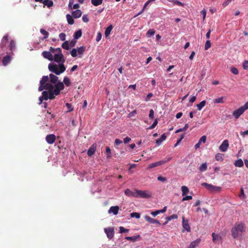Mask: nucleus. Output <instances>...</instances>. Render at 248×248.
Returning <instances> with one entry per match:
<instances>
[{"label":"nucleus","mask_w":248,"mask_h":248,"mask_svg":"<svg viewBox=\"0 0 248 248\" xmlns=\"http://www.w3.org/2000/svg\"><path fill=\"white\" fill-rule=\"evenodd\" d=\"M240 134L243 137H245L246 135H248V129L245 131H241Z\"/></svg>","instance_id":"obj_64"},{"label":"nucleus","mask_w":248,"mask_h":248,"mask_svg":"<svg viewBox=\"0 0 248 248\" xmlns=\"http://www.w3.org/2000/svg\"><path fill=\"white\" fill-rule=\"evenodd\" d=\"M65 105L68 109V112H71L73 110V108H72V105L70 104L67 103Z\"/></svg>","instance_id":"obj_50"},{"label":"nucleus","mask_w":248,"mask_h":248,"mask_svg":"<svg viewBox=\"0 0 248 248\" xmlns=\"http://www.w3.org/2000/svg\"><path fill=\"white\" fill-rule=\"evenodd\" d=\"M206 140V137L202 136L199 140V142L201 144L202 143H205Z\"/></svg>","instance_id":"obj_49"},{"label":"nucleus","mask_w":248,"mask_h":248,"mask_svg":"<svg viewBox=\"0 0 248 248\" xmlns=\"http://www.w3.org/2000/svg\"><path fill=\"white\" fill-rule=\"evenodd\" d=\"M172 2L173 3L174 5H177L181 6H184V3L177 0H173Z\"/></svg>","instance_id":"obj_48"},{"label":"nucleus","mask_w":248,"mask_h":248,"mask_svg":"<svg viewBox=\"0 0 248 248\" xmlns=\"http://www.w3.org/2000/svg\"><path fill=\"white\" fill-rule=\"evenodd\" d=\"M46 140L49 144H53L56 140V136L54 134H49L46 136Z\"/></svg>","instance_id":"obj_13"},{"label":"nucleus","mask_w":248,"mask_h":248,"mask_svg":"<svg viewBox=\"0 0 248 248\" xmlns=\"http://www.w3.org/2000/svg\"><path fill=\"white\" fill-rule=\"evenodd\" d=\"M157 180L162 182H165L167 181L166 178L162 176H158L157 177Z\"/></svg>","instance_id":"obj_51"},{"label":"nucleus","mask_w":248,"mask_h":248,"mask_svg":"<svg viewBox=\"0 0 248 248\" xmlns=\"http://www.w3.org/2000/svg\"><path fill=\"white\" fill-rule=\"evenodd\" d=\"M124 194L126 196H129V197H133L138 198V196L136 193V191H135V192H134L131 191L129 189H126L124 191Z\"/></svg>","instance_id":"obj_16"},{"label":"nucleus","mask_w":248,"mask_h":248,"mask_svg":"<svg viewBox=\"0 0 248 248\" xmlns=\"http://www.w3.org/2000/svg\"><path fill=\"white\" fill-rule=\"evenodd\" d=\"M57 76L53 74H50L49 76H43L40 81L38 91H42L44 90L48 91H43L42 93V96L44 100L53 99L55 96L59 95L61 91L64 89L63 83L59 80Z\"/></svg>","instance_id":"obj_1"},{"label":"nucleus","mask_w":248,"mask_h":248,"mask_svg":"<svg viewBox=\"0 0 248 248\" xmlns=\"http://www.w3.org/2000/svg\"><path fill=\"white\" fill-rule=\"evenodd\" d=\"M86 50V47L81 46L76 48H73L70 52V54L73 57H76L78 56L79 58H81L82 55Z\"/></svg>","instance_id":"obj_5"},{"label":"nucleus","mask_w":248,"mask_h":248,"mask_svg":"<svg viewBox=\"0 0 248 248\" xmlns=\"http://www.w3.org/2000/svg\"><path fill=\"white\" fill-rule=\"evenodd\" d=\"M231 71L234 75H237L238 74V70L235 67H232Z\"/></svg>","instance_id":"obj_54"},{"label":"nucleus","mask_w":248,"mask_h":248,"mask_svg":"<svg viewBox=\"0 0 248 248\" xmlns=\"http://www.w3.org/2000/svg\"><path fill=\"white\" fill-rule=\"evenodd\" d=\"M167 161H159L156 162H154L150 164L148 166V169H152L160 165H162L165 164Z\"/></svg>","instance_id":"obj_14"},{"label":"nucleus","mask_w":248,"mask_h":248,"mask_svg":"<svg viewBox=\"0 0 248 248\" xmlns=\"http://www.w3.org/2000/svg\"><path fill=\"white\" fill-rule=\"evenodd\" d=\"M52 50V57L53 61L56 62H64L65 59L62 53V51L61 48H54L51 47Z\"/></svg>","instance_id":"obj_4"},{"label":"nucleus","mask_w":248,"mask_h":248,"mask_svg":"<svg viewBox=\"0 0 248 248\" xmlns=\"http://www.w3.org/2000/svg\"><path fill=\"white\" fill-rule=\"evenodd\" d=\"M246 225L243 222H236L231 229L232 236L233 238H237L242 236L246 232Z\"/></svg>","instance_id":"obj_2"},{"label":"nucleus","mask_w":248,"mask_h":248,"mask_svg":"<svg viewBox=\"0 0 248 248\" xmlns=\"http://www.w3.org/2000/svg\"><path fill=\"white\" fill-rule=\"evenodd\" d=\"M157 123H158L157 120L156 119L154 121L153 124L149 127V129H152L154 128L156 126V125L157 124Z\"/></svg>","instance_id":"obj_52"},{"label":"nucleus","mask_w":248,"mask_h":248,"mask_svg":"<svg viewBox=\"0 0 248 248\" xmlns=\"http://www.w3.org/2000/svg\"><path fill=\"white\" fill-rule=\"evenodd\" d=\"M200 240H196L192 242L187 248H195L199 244Z\"/></svg>","instance_id":"obj_27"},{"label":"nucleus","mask_w":248,"mask_h":248,"mask_svg":"<svg viewBox=\"0 0 248 248\" xmlns=\"http://www.w3.org/2000/svg\"><path fill=\"white\" fill-rule=\"evenodd\" d=\"M144 218L146 221H147L148 222H150L151 224H157L158 225L161 224L158 220L154 219L147 215L144 217Z\"/></svg>","instance_id":"obj_15"},{"label":"nucleus","mask_w":248,"mask_h":248,"mask_svg":"<svg viewBox=\"0 0 248 248\" xmlns=\"http://www.w3.org/2000/svg\"><path fill=\"white\" fill-rule=\"evenodd\" d=\"M58 64L52 62L48 64L49 71L55 73L56 75H59L64 72L66 68L64 65V62H58Z\"/></svg>","instance_id":"obj_3"},{"label":"nucleus","mask_w":248,"mask_h":248,"mask_svg":"<svg viewBox=\"0 0 248 248\" xmlns=\"http://www.w3.org/2000/svg\"><path fill=\"white\" fill-rule=\"evenodd\" d=\"M106 154L107 157L109 158L111 156V150L109 147H106Z\"/></svg>","instance_id":"obj_45"},{"label":"nucleus","mask_w":248,"mask_h":248,"mask_svg":"<svg viewBox=\"0 0 248 248\" xmlns=\"http://www.w3.org/2000/svg\"><path fill=\"white\" fill-rule=\"evenodd\" d=\"M95 150L96 145L95 144H93L88 150L87 155L88 156H90L92 155L94 153Z\"/></svg>","instance_id":"obj_20"},{"label":"nucleus","mask_w":248,"mask_h":248,"mask_svg":"<svg viewBox=\"0 0 248 248\" xmlns=\"http://www.w3.org/2000/svg\"><path fill=\"white\" fill-rule=\"evenodd\" d=\"M207 169V166L206 163L202 164L199 167V170L202 171H205Z\"/></svg>","instance_id":"obj_35"},{"label":"nucleus","mask_w":248,"mask_h":248,"mask_svg":"<svg viewBox=\"0 0 248 248\" xmlns=\"http://www.w3.org/2000/svg\"><path fill=\"white\" fill-rule=\"evenodd\" d=\"M103 0H91V3L93 5L97 6L102 3Z\"/></svg>","instance_id":"obj_32"},{"label":"nucleus","mask_w":248,"mask_h":248,"mask_svg":"<svg viewBox=\"0 0 248 248\" xmlns=\"http://www.w3.org/2000/svg\"><path fill=\"white\" fill-rule=\"evenodd\" d=\"M139 237H140V235H137L136 236H126V237H125V239H126L127 240H129L132 242H135L137 241L138 238Z\"/></svg>","instance_id":"obj_28"},{"label":"nucleus","mask_w":248,"mask_h":248,"mask_svg":"<svg viewBox=\"0 0 248 248\" xmlns=\"http://www.w3.org/2000/svg\"><path fill=\"white\" fill-rule=\"evenodd\" d=\"M234 164L235 166H236V167H242L243 166L244 163L241 159H239L237 160L236 161H235Z\"/></svg>","instance_id":"obj_31"},{"label":"nucleus","mask_w":248,"mask_h":248,"mask_svg":"<svg viewBox=\"0 0 248 248\" xmlns=\"http://www.w3.org/2000/svg\"><path fill=\"white\" fill-rule=\"evenodd\" d=\"M11 61V58L9 56L6 55L2 59V64L3 65L5 66L8 64Z\"/></svg>","instance_id":"obj_23"},{"label":"nucleus","mask_w":248,"mask_h":248,"mask_svg":"<svg viewBox=\"0 0 248 248\" xmlns=\"http://www.w3.org/2000/svg\"><path fill=\"white\" fill-rule=\"evenodd\" d=\"M119 232L120 233L127 232H128V230L125 229L124 227L121 226L120 227Z\"/></svg>","instance_id":"obj_56"},{"label":"nucleus","mask_w":248,"mask_h":248,"mask_svg":"<svg viewBox=\"0 0 248 248\" xmlns=\"http://www.w3.org/2000/svg\"><path fill=\"white\" fill-rule=\"evenodd\" d=\"M243 108L244 111H245L246 110L248 109V101L243 106L241 107Z\"/></svg>","instance_id":"obj_63"},{"label":"nucleus","mask_w":248,"mask_h":248,"mask_svg":"<svg viewBox=\"0 0 248 248\" xmlns=\"http://www.w3.org/2000/svg\"><path fill=\"white\" fill-rule=\"evenodd\" d=\"M51 49V47L49 49V51H44L42 52V56L45 58L50 61H53V57H52V52Z\"/></svg>","instance_id":"obj_8"},{"label":"nucleus","mask_w":248,"mask_h":248,"mask_svg":"<svg viewBox=\"0 0 248 248\" xmlns=\"http://www.w3.org/2000/svg\"><path fill=\"white\" fill-rule=\"evenodd\" d=\"M8 37V36L7 35H6L4 36L1 39L0 46L2 50H4V46L6 45V44L7 43Z\"/></svg>","instance_id":"obj_17"},{"label":"nucleus","mask_w":248,"mask_h":248,"mask_svg":"<svg viewBox=\"0 0 248 248\" xmlns=\"http://www.w3.org/2000/svg\"><path fill=\"white\" fill-rule=\"evenodd\" d=\"M69 46V42L67 41H65L62 45V47L65 50H69L70 48Z\"/></svg>","instance_id":"obj_37"},{"label":"nucleus","mask_w":248,"mask_h":248,"mask_svg":"<svg viewBox=\"0 0 248 248\" xmlns=\"http://www.w3.org/2000/svg\"><path fill=\"white\" fill-rule=\"evenodd\" d=\"M223 99H224V97L223 96L216 98L214 100V103H223L224 102Z\"/></svg>","instance_id":"obj_38"},{"label":"nucleus","mask_w":248,"mask_h":248,"mask_svg":"<svg viewBox=\"0 0 248 248\" xmlns=\"http://www.w3.org/2000/svg\"><path fill=\"white\" fill-rule=\"evenodd\" d=\"M149 117L151 119H153L154 117V111L153 109H151L149 112Z\"/></svg>","instance_id":"obj_59"},{"label":"nucleus","mask_w":248,"mask_h":248,"mask_svg":"<svg viewBox=\"0 0 248 248\" xmlns=\"http://www.w3.org/2000/svg\"><path fill=\"white\" fill-rule=\"evenodd\" d=\"M104 231L107 234L108 238L109 239H112L114 236V231L112 228H104Z\"/></svg>","instance_id":"obj_10"},{"label":"nucleus","mask_w":248,"mask_h":248,"mask_svg":"<svg viewBox=\"0 0 248 248\" xmlns=\"http://www.w3.org/2000/svg\"><path fill=\"white\" fill-rule=\"evenodd\" d=\"M43 3L44 5L46 6L48 8L52 7L53 5V2L51 0H44Z\"/></svg>","instance_id":"obj_25"},{"label":"nucleus","mask_w":248,"mask_h":248,"mask_svg":"<svg viewBox=\"0 0 248 248\" xmlns=\"http://www.w3.org/2000/svg\"><path fill=\"white\" fill-rule=\"evenodd\" d=\"M131 217H136V218H139L140 217V214L138 213L133 212L130 214Z\"/></svg>","instance_id":"obj_46"},{"label":"nucleus","mask_w":248,"mask_h":248,"mask_svg":"<svg viewBox=\"0 0 248 248\" xmlns=\"http://www.w3.org/2000/svg\"><path fill=\"white\" fill-rule=\"evenodd\" d=\"M82 35L81 30H78L76 31L74 34V38L75 39H78Z\"/></svg>","instance_id":"obj_29"},{"label":"nucleus","mask_w":248,"mask_h":248,"mask_svg":"<svg viewBox=\"0 0 248 248\" xmlns=\"http://www.w3.org/2000/svg\"><path fill=\"white\" fill-rule=\"evenodd\" d=\"M172 2L173 3L174 5H177L181 6H184V3L177 0H173Z\"/></svg>","instance_id":"obj_47"},{"label":"nucleus","mask_w":248,"mask_h":248,"mask_svg":"<svg viewBox=\"0 0 248 248\" xmlns=\"http://www.w3.org/2000/svg\"><path fill=\"white\" fill-rule=\"evenodd\" d=\"M155 33V31L154 29H150L148 31L146 35L148 37H150L151 35H154Z\"/></svg>","instance_id":"obj_42"},{"label":"nucleus","mask_w":248,"mask_h":248,"mask_svg":"<svg viewBox=\"0 0 248 248\" xmlns=\"http://www.w3.org/2000/svg\"><path fill=\"white\" fill-rule=\"evenodd\" d=\"M212 236L213 237V241L214 243H217V242H220L221 239V236H220L218 234H216L214 232L212 233Z\"/></svg>","instance_id":"obj_22"},{"label":"nucleus","mask_w":248,"mask_h":248,"mask_svg":"<svg viewBox=\"0 0 248 248\" xmlns=\"http://www.w3.org/2000/svg\"><path fill=\"white\" fill-rule=\"evenodd\" d=\"M112 29L113 26L111 25H110L106 29L105 31V35L106 37H108L110 35V32L111 31Z\"/></svg>","instance_id":"obj_24"},{"label":"nucleus","mask_w":248,"mask_h":248,"mask_svg":"<svg viewBox=\"0 0 248 248\" xmlns=\"http://www.w3.org/2000/svg\"><path fill=\"white\" fill-rule=\"evenodd\" d=\"M16 46V44L14 40H11L9 44V47L11 50H13Z\"/></svg>","instance_id":"obj_43"},{"label":"nucleus","mask_w":248,"mask_h":248,"mask_svg":"<svg viewBox=\"0 0 248 248\" xmlns=\"http://www.w3.org/2000/svg\"><path fill=\"white\" fill-rule=\"evenodd\" d=\"M211 44L210 41L209 40H207L205 44L204 49L206 50L208 49L211 47Z\"/></svg>","instance_id":"obj_44"},{"label":"nucleus","mask_w":248,"mask_h":248,"mask_svg":"<svg viewBox=\"0 0 248 248\" xmlns=\"http://www.w3.org/2000/svg\"><path fill=\"white\" fill-rule=\"evenodd\" d=\"M182 226L187 232H190L191 231V228L188 224V220L186 219L184 217H182Z\"/></svg>","instance_id":"obj_11"},{"label":"nucleus","mask_w":248,"mask_h":248,"mask_svg":"<svg viewBox=\"0 0 248 248\" xmlns=\"http://www.w3.org/2000/svg\"><path fill=\"white\" fill-rule=\"evenodd\" d=\"M76 44V41L74 40H72L70 43H69V46H75Z\"/></svg>","instance_id":"obj_61"},{"label":"nucleus","mask_w":248,"mask_h":248,"mask_svg":"<svg viewBox=\"0 0 248 248\" xmlns=\"http://www.w3.org/2000/svg\"><path fill=\"white\" fill-rule=\"evenodd\" d=\"M224 155L221 153H217L215 155V158L217 161H222L224 159L223 158Z\"/></svg>","instance_id":"obj_30"},{"label":"nucleus","mask_w":248,"mask_h":248,"mask_svg":"<svg viewBox=\"0 0 248 248\" xmlns=\"http://www.w3.org/2000/svg\"><path fill=\"white\" fill-rule=\"evenodd\" d=\"M177 218L178 216L176 214H173L171 216L166 217V219L168 220V221H170L172 219H177Z\"/></svg>","instance_id":"obj_39"},{"label":"nucleus","mask_w":248,"mask_h":248,"mask_svg":"<svg viewBox=\"0 0 248 248\" xmlns=\"http://www.w3.org/2000/svg\"><path fill=\"white\" fill-rule=\"evenodd\" d=\"M59 38L61 40L64 41L65 40V34L64 33H61L59 35Z\"/></svg>","instance_id":"obj_55"},{"label":"nucleus","mask_w":248,"mask_h":248,"mask_svg":"<svg viewBox=\"0 0 248 248\" xmlns=\"http://www.w3.org/2000/svg\"><path fill=\"white\" fill-rule=\"evenodd\" d=\"M192 199V197L191 196H186L183 198L182 201H188L189 200H191Z\"/></svg>","instance_id":"obj_60"},{"label":"nucleus","mask_w":248,"mask_h":248,"mask_svg":"<svg viewBox=\"0 0 248 248\" xmlns=\"http://www.w3.org/2000/svg\"><path fill=\"white\" fill-rule=\"evenodd\" d=\"M202 185L204 186L211 192L219 191L221 189V187L219 186H215L206 183H202Z\"/></svg>","instance_id":"obj_7"},{"label":"nucleus","mask_w":248,"mask_h":248,"mask_svg":"<svg viewBox=\"0 0 248 248\" xmlns=\"http://www.w3.org/2000/svg\"><path fill=\"white\" fill-rule=\"evenodd\" d=\"M244 112V109L241 107L237 109L234 110L232 112V115L235 119H238L243 113Z\"/></svg>","instance_id":"obj_12"},{"label":"nucleus","mask_w":248,"mask_h":248,"mask_svg":"<svg viewBox=\"0 0 248 248\" xmlns=\"http://www.w3.org/2000/svg\"><path fill=\"white\" fill-rule=\"evenodd\" d=\"M102 38V34L101 32H99L97 33V36L96 37V41L97 42H99Z\"/></svg>","instance_id":"obj_58"},{"label":"nucleus","mask_w":248,"mask_h":248,"mask_svg":"<svg viewBox=\"0 0 248 248\" xmlns=\"http://www.w3.org/2000/svg\"><path fill=\"white\" fill-rule=\"evenodd\" d=\"M138 198H149L152 197V192L147 190H140L136 189Z\"/></svg>","instance_id":"obj_6"},{"label":"nucleus","mask_w":248,"mask_h":248,"mask_svg":"<svg viewBox=\"0 0 248 248\" xmlns=\"http://www.w3.org/2000/svg\"><path fill=\"white\" fill-rule=\"evenodd\" d=\"M82 19L84 22H88L89 21V18L87 15H84L82 17Z\"/></svg>","instance_id":"obj_53"},{"label":"nucleus","mask_w":248,"mask_h":248,"mask_svg":"<svg viewBox=\"0 0 248 248\" xmlns=\"http://www.w3.org/2000/svg\"><path fill=\"white\" fill-rule=\"evenodd\" d=\"M166 136L165 134H163L161 135L160 138L155 140V142L158 145H160L161 143L166 139Z\"/></svg>","instance_id":"obj_21"},{"label":"nucleus","mask_w":248,"mask_h":248,"mask_svg":"<svg viewBox=\"0 0 248 248\" xmlns=\"http://www.w3.org/2000/svg\"><path fill=\"white\" fill-rule=\"evenodd\" d=\"M188 128V124H186L185 125V126L183 128H179L178 129H177L176 131H175V133H179V132H182V131H186L187 130V129Z\"/></svg>","instance_id":"obj_41"},{"label":"nucleus","mask_w":248,"mask_h":248,"mask_svg":"<svg viewBox=\"0 0 248 248\" xmlns=\"http://www.w3.org/2000/svg\"><path fill=\"white\" fill-rule=\"evenodd\" d=\"M243 68L245 70H248V61H244L243 65Z\"/></svg>","instance_id":"obj_57"},{"label":"nucleus","mask_w":248,"mask_h":248,"mask_svg":"<svg viewBox=\"0 0 248 248\" xmlns=\"http://www.w3.org/2000/svg\"><path fill=\"white\" fill-rule=\"evenodd\" d=\"M181 190L182 191V195L183 196L185 195L189 192V189H188V187L185 186H182Z\"/></svg>","instance_id":"obj_36"},{"label":"nucleus","mask_w":248,"mask_h":248,"mask_svg":"<svg viewBox=\"0 0 248 248\" xmlns=\"http://www.w3.org/2000/svg\"><path fill=\"white\" fill-rule=\"evenodd\" d=\"M119 209L118 206H111L108 210V213H113L114 215H116L118 213Z\"/></svg>","instance_id":"obj_18"},{"label":"nucleus","mask_w":248,"mask_h":248,"mask_svg":"<svg viewBox=\"0 0 248 248\" xmlns=\"http://www.w3.org/2000/svg\"><path fill=\"white\" fill-rule=\"evenodd\" d=\"M229 144L228 140H223L221 144L219 147V149L223 152H225L227 151L229 148Z\"/></svg>","instance_id":"obj_9"},{"label":"nucleus","mask_w":248,"mask_h":248,"mask_svg":"<svg viewBox=\"0 0 248 248\" xmlns=\"http://www.w3.org/2000/svg\"><path fill=\"white\" fill-rule=\"evenodd\" d=\"M82 12L80 10L77 9L74 11H73L72 13V15L73 17L75 18H78L80 17L81 16Z\"/></svg>","instance_id":"obj_19"},{"label":"nucleus","mask_w":248,"mask_h":248,"mask_svg":"<svg viewBox=\"0 0 248 248\" xmlns=\"http://www.w3.org/2000/svg\"><path fill=\"white\" fill-rule=\"evenodd\" d=\"M66 16L68 24L70 25H73L74 23V20L72 17L73 16L69 14H67Z\"/></svg>","instance_id":"obj_26"},{"label":"nucleus","mask_w":248,"mask_h":248,"mask_svg":"<svg viewBox=\"0 0 248 248\" xmlns=\"http://www.w3.org/2000/svg\"><path fill=\"white\" fill-rule=\"evenodd\" d=\"M205 104L206 101L205 100L202 101L199 104L197 105L198 109L201 110L202 108L205 106Z\"/></svg>","instance_id":"obj_34"},{"label":"nucleus","mask_w":248,"mask_h":248,"mask_svg":"<svg viewBox=\"0 0 248 248\" xmlns=\"http://www.w3.org/2000/svg\"><path fill=\"white\" fill-rule=\"evenodd\" d=\"M63 82L67 87H69L71 85L70 79L67 77H64Z\"/></svg>","instance_id":"obj_33"},{"label":"nucleus","mask_w":248,"mask_h":248,"mask_svg":"<svg viewBox=\"0 0 248 248\" xmlns=\"http://www.w3.org/2000/svg\"><path fill=\"white\" fill-rule=\"evenodd\" d=\"M122 142H123L122 140H120L119 139H116L115 140V144L116 145H118L121 144Z\"/></svg>","instance_id":"obj_62"},{"label":"nucleus","mask_w":248,"mask_h":248,"mask_svg":"<svg viewBox=\"0 0 248 248\" xmlns=\"http://www.w3.org/2000/svg\"><path fill=\"white\" fill-rule=\"evenodd\" d=\"M40 32L44 35V39H46L48 37L49 33L47 31L43 29L40 30Z\"/></svg>","instance_id":"obj_40"}]
</instances>
